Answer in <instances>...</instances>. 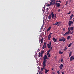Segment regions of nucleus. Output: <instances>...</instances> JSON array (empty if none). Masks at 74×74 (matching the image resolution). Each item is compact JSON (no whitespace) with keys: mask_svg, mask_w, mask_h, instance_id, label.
I'll return each instance as SVG.
<instances>
[{"mask_svg":"<svg viewBox=\"0 0 74 74\" xmlns=\"http://www.w3.org/2000/svg\"><path fill=\"white\" fill-rule=\"evenodd\" d=\"M47 55H45L43 57V64L44 66L45 65V64L46 63V62H47Z\"/></svg>","mask_w":74,"mask_h":74,"instance_id":"f257e3e1","label":"nucleus"},{"mask_svg":"<svg viewBox=\"0 0 74 74\" xmlns=\"http://www.w3.org/2000/svg\"><path fill=\"white\" fill-rule=\"evenodd\" d=\"M49 44L48 43L47 44V47H48V48H50L49 50L50 51H51L52 49V47H53L52 46L51 47V42H50L49 43Z\"/></svg>","mask_w":74,"mask_h":74,"instance_id":"f03ea898","label":"nucleus"},{"mask_svg":"<svg viewBox=\"0 0 74 74\" xmlns=\"http://www.w3.org/2000/svg\"><path fill=\"white\" fill-rule=\"evenodd\" d=\"M51 18H54V19H55V18H56V14H53V12H51Z\"/></svg>","mask_w":74,"mask_h":74,"instance_id":"7ed1b4c3","label":"nucleus"},{"mask_svg":"<svg viewBox=\"0 0 74 74\" xmlns=\"http://www.w3.org/2000/svg\"><path fill=\"white\" fill-rule=\"evenodd\" d=\"M59 41L60 42L63 41V42H64L66 41V38L64 37H62L60 38Z\"/></svg>","mask_w":74,"mask_h":74,"instance_id":"20e7f679","label":"nucleus"},{"mask_svg":"<svg viewBox=\"0 0 74 74\" xmlns=\"http://www.w3.org/2000/svg\"><path fill=\"white\" fill-rule=\"evenodd\" d=\"M51 2H50V3L51 5H54L55 4V0H51Z\"/></svg>","mask_w":74,"mask_h":74,"instance_id":"39448f33","label":"nucleus"},{"mask_svg":"<svg viewBox=\"0 0 74 74\" xmlns=\"http://www.w3.org/2000/svg\"><path fill=\"white\" fill-rule=\"evenodd\" d=\"M74 23L73 22V21H69V26H71V24H73Z\"/></svg>","mask_w":74,"mask_h":74,"instance_id":"423d86ee","label":"nucleus"},{"mask_svg":"<svg viewBox=\"0 0 74 74\" xmlns=\"http://www.w3.org/2000/svg\"><path fill=\"white\" fill-rule=\"evenodd\" d=\"M63 66V64H61L60 65V66H59V68H60V70H62Z\"/></svg>","mask_w":74,"mask_h":74,"instance_id":"0eeeda50","label":"nucleus"},{"mask_svg":"<svg viewBox=\"0 0 74 74\" xmlns=\"http://www.w3.org/2000/svg\"><path fill=\"white\" fill-rule=\"evenodd\" d=\"M72 60H74V57L73 56H71L70 58V62H71Z\"/></svg>","mask_w":74,"mask_h":74,"instance_id":"6e6552de","label":"nucleus"},{"mask_svg":"<svg viewBox=\"0 0 74 74\" xmlns=\"http://www.w3.org/2000/svg\"><path fill=\"white\" fill-rule=\"evenodd\" d=\"M56 5L57 6V7H60V3H56Z\"/></svg>","mask_w":74,"mask_h":74,"instance_id":"1a4fd4ad","label":"nucleus"},{"mask_svg":"<svg viewBox=\"0 0 74 74\" xmlns=\"http://www.w3.org/2000/svg\"><path fill=\"white\" fill-rule=\"evenodd\" d=\"M47 46V45H46V43L44 42V45L42 47V48L43 49H44V48H46V46Z\"/></svg>","mask_w":74,"mask_h":74,"instance_id":"9d476101","label":"nucleus"},{"mask_svg":"<svg viewBox=\"0 0 74 74\" xmlns=\"http://www.w3.org/2000/svg\"><path fill=\"white\" fill-rule=\"evenodd\" d=\"M69 33V32H66V33H65L64 34H63V36H66V35H68Z\"/></svg>","mask_w":74,"mask_h":74,"instance_id":"9b49d317","label":"nucleus"},{"mask_svg":"<svg viewBox=\"0 0 74 74\" xmlns=\"http://www.w3.org/2000/svg\"><path fill=\"white\" fill-rule=\"evenodd\" d=\"M57 40H58V38H57V39H56L55 38H53V41H54V42H56V41H57Z\"/></svg>","mask_w":74,"mask_h":74,"instance_id":"f8f14e48","label":"nucleus"},{"mask_svg":"<svg viewBox=\"0 0 74 74\" xmlns=\"http://www.w3.org/2000/svg\"><path fill=\"white\" fill-rule=\"evenodd\" d=\"M48 18L49 19H51V14H49L48 16Z\"/></svg>","mask_w":74,"mask_h":74,"instance_id":"ddd939ff","label":"nucleus"},{"mask_svg":"<svg viewBox=\"0 0 74 74\" xmlns=\"http://www.w3.org/2000/svg\"><path fill=\"white\" fill-rule=\"evenodd\" d=\"M49 71V70H47V69H45V74H47V72H48Z\"/></svg>","mask_w":74,"mask_h":74,"instance_id":"4468645a","label":"nucleus"},{"mask_svg":"<svg viewBox=\"0 0 74 74\" xmlns=\"http://www.w3.org/2000/svg\"><path fill=\"white\" fill-rule=\"evenodd\" d=\"M51 29V27H49V28H48V29H47V32H49V30H50V29Z\"/></svg>","mask_w":74,"mask_h":74,"instance_id":"2eb2a0df","label":"nucleus"},{"mask_svg":"<svg viewBox=\"0 0 74 74\" xmlns=\"http://www.w3.org/2000/svg\"><path fill=\"white\" fill-rule=\"evenodd\" d=\"M59 22H56V23H54V24H53V25H54L55 26H56V25H57L58 23H59Z\"/></svg>","mask_w":74,"mask_h":74,"instance_id":"dca6fc26","label":"nucleus"},{"mask_svg":"<svg viewBox=\"0 0 74 74\" xmlns=\"http://www.w3.org/2000/svg\"><path fill=\"white\" fill-rule=\"evenodd\" d=\"M44 40V39H43V38H42L40 40V42L41 43V44H42V42H43V41Z\"/></svg>","mask_w":74,"mask_h":74,"instance_id":"f3484780","label":"nucleus"},{"mask_svg":"<svg viewBox=\"0 0 74 74\" xmlns=\"http://www.w3.org/2000/svg\"><path fill=\"white\" fill-rule=\"evenodd\" d=\"M43 69H45V66H46V65L45 64V65H44V63H43Z\"/></svg>","mask_w":74,"mask_h":74,"instance_id":"a211bd4d","label":"nucleus"},{"mask_svg":"<svg viewBox=\"0 0 74 74\" xmlns=\"http://www.w3.org/2000/svg\"><path fill=\"white\" fill-rule=\"evenodd\" d=\"M70 36H68L67 38V40H69L70 39Z\"/></svg>","mask_w":74,"mask_h":74,"instance_id":"6ab92c4d","label":"nucleus"},{"mask_svg":"<svg viewBox=\"0 0 74 74\" xmlns=\"http://www.w3.org/2000/svg\"><path fill=\"white\" fill-rule=\"evenodd\" d=\"M51 36H48V38L49 40H50V38H51Z\"/></svg>","mask_w":74,"mask_h":74,"instance_id":"aec40b11","label":"nucleus"},{"mask_svg":"<svg viewBox=\"0 0 74 74\" xmlns=\"http://www.w3.org/2000/svg\"><path fill=\"white\" fill-rule=\"evenodd\" d=\"M59 53L60 54V55H62L63 53V52H62L61 51H60L59 52Z\"/></svg>","mask_w":74,"mask_h":74,"instance_id":"412c9836","label":"nucleus"},{"mask_svg":"<svg viewBox=\"0 0 74 74\" xmlns=\"http://www.w3.org/2000/svg\"><path fill=\"white\" fill-rule=\"evenodd\" d=\"M70 30H71V31L73 30V27H70Z\"/></svg>","mask_w":74,"mask_h":74,"instance_id":"4be33fe9","label":"nucleus"},{"mask_svg":"<svg viewBox=\"0 0 74 74\" xmlns=\"http://www.w3.org/2000/svg\"><path fill=\"white\" fill-rule=\"evenodd\" d=\"M51 5H52V4H51V3H50V4H48L47 6V7H50V6H51Z\"/></svg>","mask_w":74,"mask_h":74,"instance_id":"5701e85b","label":"nucleus"},{"mask_svg":"<svg viewBox=\"0 0 74 74\" xmlns=\"http://www.w3.org/2000/svg\"><path fill=\"white\" fill-rule=\"evenodd\" d=\"M68 1H66V4L65 5H67V4H68Z\"/></svg>","mask_w":74,"mask_h":74,"instance_id":"b1692460","label":"nucleus"},{"mask_svg":"<svg viewBox=\"0 0 74 74\" xmlns=\"http://www.w3.org/2000/svg\"><path fill=\"white\" fill-rule=\"evenodd\" d=\"M71 45H72V43H70L69 45L68 46V47H70V46H71Z\"/></svg>","mask_w":74,"mask_h":74,"instance_id":"393cba45","label":"nucleus"},{"mask_svg":"<svg viewBox=\"0 0 74 74\" xmlns=\"http://www.w3.org/2000/svg\"><path fill=\"white\" fill-rule=\"evenodd\" d=\"M74 16V14H72L71 15V16H70V18H73V16Z\"/></svg>","mask_w":74,"mask_h":74,"instance_id":"a878e982","label":"nucleus"},{"mask_svg":"<svg viewBox=\"0 0 74 74\" xmlns=\"http://www.w3.org/2000/svg\"><path fill=\"white\" fill-rule=\"evenodd\" d=\"M60 71H57V73L58 74H60V72H59Z\"/></svg>","mask_w":74,"mask_h":74,"instance_id":"bb28decb","label":"nucleus"},{"mask_svg":"<svg viewBox=\"0 0 74 74\" xmlns=\"http://www.w3.org/2000/svg\"><path fill=\"white\" fill-rule=\"evenodd\" d=\"M44 51H41L42 53H44Z\"/></svg>","mask_w":74,"mask_h":74,"instance_id":"cd10ccee","label":"nucleus"},{"mask_svg":"<svg viewBox=\"0 0 74 74\" xmlns=\"http://www.w3.org/2000/svg\"><path fill=\"white\" fill-rule=\"evenodd\" d=\"M71 13V12L70 11V12H69V13H67V14H68V15H69V14H70Z\"/></svg>","mask_w":74,"mask_h":74,"instance_id":"c85d7f7f","label":"nucleus"},{"mask_svg":"<svg viewBox=\"0 0 74 74\" xmlns=\"http://www.w3.org/2000/svg\"><path fill=\"white\" fill-rule=\"evenodd\" d=\"M68 30H69L68 32H70V27L68 28Z\"/></svg>","mask_w":74,"mask_h":74,"instance_id":"c756f323","label":"nucleus"},{"mask_svg":"<svg viewBox=\"0 0 74 74\" xmlns=\"http://www.w3.org/2000/svg\"><path fill=\"white\" fill-rule=\"evenodd\" d=\"M41 71H39V74H41Z\"/></svg>","mask_w":74,"mask_h":74,"instance_id":"7c9ffc66","label":"nucleus"},{"mask_svg":"<svg viewBox=\"0 0 74 74\" xmlns=\"http://www.w3.org/2000/svg\"><path fill=\"white\" fill-rule=\"evenodd\" d=\"M61 62H62V63H63V59L62 58L61 59Z\"/></svg>","mask_w":74,"mask_h":74,"instance_id":"2f4dec72","label":"nucleus"},{"mask_svg":"<svg viewBox=\"0 0 74 74\" xmlns=\"http://www.w3.org/2000/svg\"><path fill=\"white\" fill-rule=\"evenodd\" d=\"M42 54H41V53H40V56L41 57V58H42Z\"/></svg>","mask_w":74,"mask_h":74,"instance_id":"473e14b6","label":"nucleus"},{"mask_svg":"<svg viewBox=\"0 0 74 74\" xmlns=\"http://www.w3.org/2000/svg\"><path fill=\"white\" fill-rule=\"evenodd\" d=\"M71 55V54L69 53V57H70V56Z\"/></svg>","mask_w":74,"mask_h":74,"instance_id":"72a5a7b5","label":"nucleus"},{"mask_svg":"<svg viewBox=\"0 0 74 74\" xmlns=\"http://www.w3.org/2000/svg\"><path fill=\"white\" fill-rule=\"evenodd\" d=\"M50 51H51L49 50H48V51H47V52H48V53H49V52H50Z\"/></svg>","mask_w":74,"mask_h":74,"instance_id":"f704fd0d","label":"nucleus"},{"mask_svg":"<svg viewBox=\"0 0 74 74\" xmlns=\"http://www.w3.org/2000/svg\"><path fill=\"white\" fill-rule=\"evenodd\" d=\"M40 53H39L38 58H40Z\"/></svg>","mask_w":74,"mask_h":74,"instance_id":"c9c22d12","label":"nucleus"},{"mask_svg":"<svg viewBox=\"0 0 74 74\" xmlns=\"http://www.w3.org/2000/svg\"><path fill=\"white\" fill-rule=\"evenodd\" d=\"M41 69L42 71H43V68H41Z\"/></svg>","mask_w":74,"mask_h":74,"instance_id":"e433bc0d","label":"nucleus"},{"mask_svg":"<svg viewBox=\"0 0 74 74\" xmlns=\"http://www.w3.org/2000/svg\"><path fill=\"white\" fill-rule=\"evenodd\" d=\"M49 54V53H48L47 52V55H48Z\"/></svg>","mask_w":74,"mask_h":74,"instance_id":"4c0bfd02","label":"nucleus"},{"mask_svg":"<svg viewBox=\"0 0 74 74\" xmlns=\"http://www.w3.org/2000/svg\"><path fill=\"white\" fill-rule=\"evenodd\" d=\"M62 74H64V72H62Z\"/></svg>","mask_w":74,"mask_h":74,"instance_id":"58836bf2","label":"nucleus"},{"mask_svg":"<svg viewBox=\"0 0 74 74\" xmlns=\"http://www.w3.org/2000/svg\"><path fill=\"white\" fill-rule=\"evenodd\" d=\"M50 56H51V55H50V54L48 56V58L50 57Z\"/></svg>","mask_w":74,"mask_h":74,"instance_id":"ea45409f","label":"nucleus"},{"mask_svg":"<svg viewBox=\"0 0 74 74\" xmlns=\"http://www.w3.org/2000/svg\"><path fill=\"white\" fill-rule=\"evenodd\" d=\"M65 49L67 50V47L66 46L65 47Z\"/></svg>","mask_w":74,"mask_h":74,"instance_id":"a19ab883","label":"nucleus"},{"mask_svg":"<svg viewBox=\"0 0 74 74\" xmlns=\"http://www.w3.org/2000/svg\"><path fill=\"white\" fill-rule=\"evenodd\" d=\"M72 18H70V19H69V21H71V19H72Z\"/></svg>","mask_w":74,"mask_h":74,"instance_id":"79ce46f5","label":"nucleus"},{"mask_svg":"<svg viewBox=\"0 0 74 74\" xmlns=\"http://www.w3.org/2000/svg\"><path fill=\"white\" fill-rule=\"evenodd\" d=\"M58 2H59V3H61V1H60V0L58 1Z\"/></svg>","mask_w":74,"mask_h":74,"instance_id":"37998d69","label":"nucleus"},{"mask_svg":"<svg viewBox=\"0 0 74 74\" xmlns=\"http://www.w3.org/2000/svg\"><path fill=\"white\" fill-rule=\"evenodd\" d=\"M73 53L71 51L69 53H70V54H71Z\"/></svg>","mask_w":74,"mask_h":74,"instance_id":"c03bdc74","label":"nucleus"},{"mask_svg":"<svg viewBox=\"0 0 74 74\" xmlns=\"http://www.w3.org/2000/svg\"><path fill=\"white\" fill-rule=\"evenodd\" d=\"M67 50L66 49H64V51H66Z\"/></svg>","mask_w":74,"mask_h":74,"instance_id":"a18cd8bd","label":"nucleus"},{"mask_svg":"<svg viewBox=\"0 0 74 74\" xmlns=\"http://www.w3.org/2000/svg\"><path fill=\"white\" fill-rule=\"evenodd\" d=\"M51 74H55V73H54V72H53Z\"/></svg>","mask_w":74,"mask_h":74,"instance_id":"49530a36","label":"nucleus"},{"mask_svg":"<svg viewBox=\"0 0 74 74\" xmlns=\"http://www.w3.org/2000/svg\"><path fill=\"white\" fill-rule=\"evenodd\" d=\"M65 30V29H63V32H64V31Z\"/></svg>","mask_w":74,"mask_h":74,"instance_id":"de8ad7c7","label":"nucleus"},{"mask_svg":"<svg viewBox=\"0 0 74 74\" xmlns=\"http://www.w3.org/2000/svg\"><path fill=\"white\" fill-rule=\"evenodd\" d=\"M51 34H49V36H51Z\"/></svg>","mask_w":74,"mask_h":74,"instance_id":"09e8293b","label":"nucleus"},{"mask_svg":"<svg viewBox=\"0 0 74 74\" xmlns=\"http://www.w3.org/2000/svg\"><path fill=\"white\" fill-rule=\"evenodd\" d=\"M46 59H49V58H47H47H46Z\"/></svg>","mask_w":74,"mask_h":74,"instance_id":"8fccbe9b","label":"nucleus"},{"mask_svg":"<svg viewBox=\"0 0 74 74\" xmlns=\"http://www.w3.org/2000/svg\"><path fill=\"white\" fill-rule=\"evenodd\" d=\"M56 2H57V3H58V2H59V1H56Z\"/></svg>","mask_w":74,"mask_h":74,"instance_id":"3c124183","label":"nucleus"},{"mask_svg":"<svg viewBox=\"0 0 74 74\" xmlns=\"http://www.w3.org/2000/svg\"><path fill=\"white\" fill-rule=\"evenodd\" d=\"M52 34H53V33H51L50 34V35Z\"/></svg>","mask_w":74,"mask_h":74,"instance_id":"603ef678","label":"nucleus"},{"mask_svg":"<svg viewBox=\"0 0 74 74\" xmlns=\"http://www.w3.org/2000/svg\"><path fill=\"white\" fill-rule=\"evenodd\" d=\"M42 27L40 28V30H41V29H42Z\"/></svg>","mask_w":74,"mask_h":74,"instance_id":"864d4df0","label":"nucleus"},{"mask_svg":"<svg viewBox=\"0 0 74 74\" xmlns=\"http://www.w3.org/2000/svg\"><path fill=\"white\" fill-rule=\"evenodd\" d=\"M69 1L70 2H71V0H70Z\"/></svg>","mask_w":74,"mask_h":74,"instance_id":"5fc2aeb1","label":"nucleus"},{"mask_svg":"<svg viewBox=\"0 0 74 74\" xmlns=\"http://www.w3.org/2000/svg\"><path fill=\"white\" fill-rule=\"evenodd\" d=\"M60 11V9H59L58 10V12H59Z\"/></svg>","mask_w":74,"mask_h":74,"instance_id":"6e6d98bb","label":"nucleus"},{"mask_svg":"<svg viewBox=\"0 0 74 74\" xmlns=\"http://www.w3.org/2000/svg\"><path fill=\"white\" fill-rule=\"evenodd\" d=\"M51 70H53V68L51 69Z\"/></svg>","mask_w":74,"mask_h":74,"instance_id":"4d7b16f0","label":"nucleus"},{"mask_svg":"<svg viewBox=\"0 0 74 74\" xmlns=\"http://www.w3.org/2000/svg\"><path fill=\"white\" fill-rule=\"evenodd\" d=\"M37 74H38V73H37Z\"/></svg>","mask_w":74,"mask_h":74,"instance_id":"13d9d810","label":"nucleus"},{"mask_svg":"<svg viewBox=\"0 0 74 74\" xmlns=\"http://www.w3.org/2000/svg\"><path fill=\"white\" fill-rule=\"evenodd\" d=\"M43 8H45V7H44Z\"/></svg>","mask_w":74,"mask_h":74,"instance_id":"bf43d9fd","label":"nucleus"},{"mask_svg":"<svg viewBox=\"0 0 74 74\" xmlns=\"http://www.w3.org/2000/svg\"><path fill=\"white\" fill-rule=\"evenodd\" d=\"M59 26V25H58V26Z\"/></svg>","mask_w":74,"mask_h":74,"instance_id":"052dcab7","label":"nucleus"},{"mask_svg":"<svg viewBox=\"0 0 74 74\" xmlns=\"http://www.w3.org/2000/svg\"><path fill=\"white\" fill-rule=\"evenodd\" d=\"M41 74H42V73H41Z\"/></svg>","mask_w":74,"mask_h":74,"instance_id":"680f3d73","label":"nucleus"},{"mask_svg":"<svg viewBox=\"0 0 74 74\" xmlns=\"http://www.w3.org/2000/svg\"><path fill=\"white\" fill-rule=\"evenodd\" d=\"M43 25H44V24H43V25H42V26H43Z\"/></svg>","mask_w":74,"mask_h":74,"instance_id":"e2e57ef3","label":"nucleus"}]
</instances>
